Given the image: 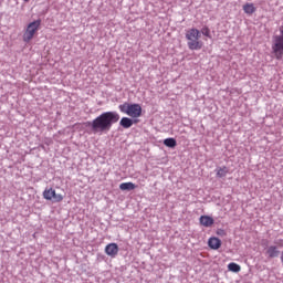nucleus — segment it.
<instances>
[{"instance_id": "f257e3e1", "label": "nucleus", "mask_w": 283, "mask_h": 283, "mask_svg": "<svg viewBox=\"0 0 283 283\" xmlns=\"http://www.w3.org/2000/svg\"><path fill=\"white\" fill-rule=\"evenodd\" d=\"M120 120L117 112H104L92 122H86L85 127H90L92 134H107L112 129V125Z\"/></svg>"}, {"instance_id": "f03ea898", "label": "nucleus", "mask_w": 283, "mask_h": 283, "mask_svg": "<svg viewBox=\"0 0 283 283\" xmlns=\"http://www.w3.org/2000/svg\"><path fill=\"white\" fill-rule=\"evenodd\" d=\"M118 109L122 112V114L130 116V118H139V116L143 114V107L140 104L124 103L118 106Z\"/></svg>"}, {"instance_id": "7ed1b4c3", "label": "nucleus", "mask_w": 283, "mask_h": 283, "mask_svg": "<svg viewBox=\"0 0 283 283\" xmlns=\"http://www.w3.org/2000/svg\"><path fill=\"white\" fill-rule=\"evenodd\" d=\"M39 28H41V20H35L28 24L27 30L23 34L24 43H30V40L34 39V34L39 32Z\"/></svg>"}, {"instance_id": "20e7f679", "label": "nucleus", "mask_w": 283, "mask_h": 283, "mask_svg": "<svg viewBox=\"0 0 283 283\" xmlns=\"http://www.w3.org/2000/svg\"><path fill=\"white\" fill-rule=\"evenodd\" d=\"M279 35H273L272 50L276 54V59H282L283 55V27L280 29Z\"/></svg>"}, {"instance_id": "39448f33", "label": "nucleus", "mask_w": 283, "mask_h": 283, "mask_svg": "<svg viewBox=\"0 0 283 283\" xmlns=\"http://www.w3.org/2000/svg\"><path fill=\"white\" fill-rule=\"evenodd\" d=\"M44 200H52V202H63V195H57L53 188H46L43 191Z\"/></svg>"}, {"instance_id": "423d86ee", "label": "nucleus", "mask_w": 283, "mask_h": 283, "mask_svg": "<svg viewBox=\"0 0 283 283\" xmlns=\"http://www.w3.org/2000/svg\"><path fill=\"white\" fill-rule=\"evenodd\" d=\"M118 251H119L118 244H116V243H108L105 247V253L109 258H116L118 255Z\"/></svg>"}, {"instance_id": "0eeeda50", "label": "nucleus", "mask_w": 283, "mask_h": 283, "mask_svg": "<svg viewBox=\"0 0 283 283\" xmlns=\"http://www.w3.org/2000/svg\"><path fill=\"white\" fill-rule=\"evenodd\" d=\"M265 255H268L270 260L280 258V248H277V245L268 247V249L265 250Z\"/></svg>"}, {"instance_id": "6e6552de", "label": "nucleus", "mask_w": 283, "mask_h": 283, "mask_svg": "<svg viewBox=\"0 0 283 283\" xmlns=\"http://www.w3.org/2000/svg\"><path fill=\"white\" fill-rule=\"evenodd\" d=\"M189 50H202V41H200V39H192V40H188L187 43Z\"/></svg>"}, {"instance_id": "1a4fd4ad", "label": "nucleus", "mask_w": 283, "mask_h": 283, "mask_svg": "<svg viewBox=\"0 0 283 283\" xmlns=\"http://www.w3.org/2000/svg\"><path fill=\"white\" fill-rule=\"evenodd\" d=\"M208 245L213 251H218L220 247H222V241L218 239L217 237H212L208 240Z\"/></svg>"}, {"instance_id": "9d476101", "label": "nucleus", "mask_w": 283, "mask_h": 283, "mask_svg": "<svg viewBox=\"0 0 283 283\" xmlns=\"http://www.w3.org/2000/svg\"><path fill=\"white\" fill-rule=\"evenodd\" d=\"M201 34H200V30L192 28L190 30L187 31L186 33V39L187 40H192V39H200Z\"/></svg>"}, {"instance_id": "9b49d317", "label": "nucleus", "mask_w": 283, "mask_h": 283, "mask_svg": "<svg viewBox=\"0 0 283 283\" xmlns=\"http://www.w3.org/2000/svg\"><path fill=\"white\" fill-rule=\"evenodd\" d=\"M199 222L202 224V227H213L214 220L209 216H201Z\"/></svg>"}, {"instance_id": "f8f14e48", "label": "nucleus", "mask_w": 283, "mask_h": 283, "mask_svg": "<svg viewBox=\"0 0 283 283\" xmlns=\"http://www.w3.org/2000/svg\"><path fill=\"white\" fill-rule=\"evenodd\" d=\"M120 127H123L124 129H129V127H132L134 125V119L129 118V117H123L119 122Z\"/></svg>"}, {"instance_id": "ddd939ff", "label": "nucleus", "mask_w": 283, "mask_h": 283, "mask_svg": "<svg viewBox=\"0 0 283 283\" xmlns=\"http://www.w3.org/2000/svg\"><path fill=\"white\" fill-rule=\"evenodd\" d=\"M120 191H134L136 189V186L134 182L128 181V182H123L119 185Z\"/></svg>"}, {"instance_id": "4468645a", "label": "nucleus", "mask_w": 283, "mask_h": 283, "mask_svg": "<svg viewBox=\"0 0 283 283\" xmlns=\"http://www.w3.org/2000/svg\"><path fill=\"white\" fill-rule=\"evenodd\" d=\"M255 10L256 9H255V6L253 3H245L243 6V11H244L245 14L251 15L255 12Z\"/></svg>"}, {"instance_id": "2eb2a0df", "label": "nucleus", "mask_w": 283, "mask_h": 283, "mask_svg": "<svg viewBox=\"0 0 283 283\" xmlns=\"http://www.w3.org/2000/svg\"><path fill=\"white\" fill-rule=\"evenodd\" d=\"M229 174V168L227 166L217 169V178H224Z\"/></svg>"}, {"instance_id": "dca6fc26", "label": "nucleus", "mask_w": 283, "mask_h": 283, "mask_svg": "<svg viewBox=\"0 0 283 283\" xmlns=\"http://www.w3.org/2000/svg\"><path fill=\"white\" fill-rule=\"evenodd\" d=\"M164 145L166 147H170L171 149H174V147H176V145H177L176 138H174V137L166 138L164 140Z\"/></svg>"}, {"instance_id": "f3484780", "label": "nucleus", "mask_w": 283, "mask_h": 283, "mask_svg": "<svg viewBox=\"0 0 283 283\" xmlns=\"http://www.w3.org/2000/svg\"><path fill=\"white\" fill-rule=\"evenodd\" d=\"M228 269L229 271H232V273H240L241 271L240 264L233 262L228 264Z\"/></svg>"}, {"instance_id": "a211bd4d", "label": "nucleus", "mask_w": 283, "mask_h": 283, "mask_svg": "<svg viewBox=\"0 0 283 283\" xmlns=\"http://www.w3.org/2000/svg\"><path fill=\"white\" fill-rule=\"evenodd\" d=\"M200 34H203V36L211 39V30H209V27L201 28Z\"/></svg>"}, {"instance_id": "6ab92c4d", "label": "nucleus", "mask_w": 283, "mask_h": 283, "mask_svg": "<svg viewBox=\"0 0 283 283\" xmlns=\"http://www.w3.org/2000/svg\"><path fill=\"white\" fill-rule=\"evenodd\" d=\"M24 1H30V0H24Z\"/></svg>"}]
</instances>
